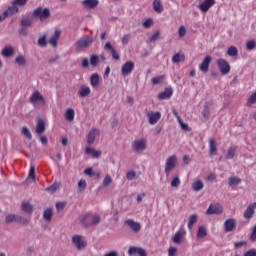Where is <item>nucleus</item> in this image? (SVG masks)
<instances>
[{"label": "nucleus", "mask_w": 256, "mask_h": 256, "mask_svg": "<svg viewBox=\"0 0 256 256\" xmlns=\"http://www.w3.org/2000/svg\"><path fill=\"white\" fill-rule=\"evenodd\" d=\"M82 227H93L101 223V216L98 214H85L80 217Z\"/></svg>", "instance_id": "nucleus-1"}, {"label": "nucleus", "mask_w": 256, "mask_h": 256, "mask_svg": "<svg viewBox=\"0 0 256 256\" xmlns=\"http://www.w3.org/2000/svg\"><path fill=\"white\" fill-rule=\"evenodd\" d=\"M72 243L78 251H83L87 247V241L82 235L76 234L72 237Z\"/></svg>", "instance_id": "nucleus-2"}, {"label": "nucleus", "mask_w": 256, "mask_h": 256, "mask_svg": "<svg viewBox=\"0 0 256 256\" xmlns=\"http://www.w3.org/2000/svg\"><path fill=\"white\" fill-rule=\"evenodd\" d=\"M33 17H39L41 21H45V19H49L51 17V11L49 8L38 7L33 11Z\"/></svg>", "instance_id": "nucleus-3"}, {"label": "nucleus", "mask_w": 256, "mask_h": 256, "mask_svg": "<svg viewBox=\"0 0 256 256\" xmlns=\"http://www.w3.org/2000/svg\"><path fill=\"white\" fill-rule=\"evenodd\" d=\"M91 45H93V37L89 35H84L76 42L78 49H87V47H91Z\"/></svg>", "instance_id": "nucleus-4"}, {"label": "nucleus", "mask_w": 256, "mask_h": 256, "mask_svg": "<svg viewBox=\"0 0 256 256\" xmlns=\"http://www.w3.org/2000/svg\"><path fill=\"white\" fill-rule=\"evenodd\" d=\"M175 167H177V156L172 155L167 158L166 164H165L164 171H165V174L167 175V177H169V175L171 174L173 169H175Z\"/></svg>", "instance_id": "nucleus-5"}, {"label": "nucleus", "mask_w": 256, "mask_h": 256, "mask_svg": "<svg viewBox=\"0 0 256 256\" xmlns=\"http://www.w3.org/2000/svg\"><path fill=\"white\" fill-rule=\"evenodd\" d=\"M132 148L134 149V151H136V153H143V151L147 149V139L141 138V139L135 140L132 143Z\"/></svg>", "instance_id": "nucleus-6"}, {"label": "nucleus", "mask_w": 256, "mask_h": 256, "mask_svg": "<svg viewBox=\"0 0 256 256\" xmlns=\"http://www.w3.org/2000/svg\"><path fill=\"white\" fill-rule=\"evenodd\" d=\"M223 213V206L220 204H210L206 210V215H221Z\"/></svg>", "instance_id": "nucleus-7"}, {"label": "nucleus", "mask_w": 256, "mask_h": 256, "mask_svg": "<svg viewBox=\"0 0 256 256\" xmlns=\"http://www.w3.org/2000/svg\"><path fill=\"white\" fill-rule=\"evenodd\" d=\"M133 69H135V63H133V61H127L122 66L121 75L123 77H127V75H131V73H133Z\"/></svg>", "instance_id": "nucleus-8"}, {"label": "nucleus", "mask_w": 256, "mask_h": 256, "mask_svg": "<svg viewBox=\"0 0 256 256\" xmlns=\"http://www.w3.org/2000/svg\"><path fill=\"white\" fill-rule=\"evenodd\" d=\"M218 67L222 75H227L231 71V66L225 59H218Z\"/></svg>", "instance_id": "nucleus-9"}, {"label": "nucleus", "mask_w": 256, "mask_h": 256, "mask_svg": "<svg viewBox=\"0 0 256 256\" xmlns=\"http://www.w3.org/2000/svg\"><path fill=\"white\" fill-rule=\"evenodd\" d=\"M104 49L105 51H110L114 61H119V59H121V55H119V52H117V49L113 47L111 42H106V44L104 45Z\"/></svg>", "instance_id": "nucleus-10"}, {"label": "nucleus", "mask_w": 256, "mask_h": 256, "mask_svg": "<svg viewBox=\"0 0 256 256\" xmlns=\"http://www.w3.org/2000/svg\"><path fill=\"white\" fill-rule=\"evenodd\" d=\"M99 134H100V131L98 128H92L87 135L88 145H93V143H95V139L99 137Z\"/></svg>", "instance_id": "nucleus-11"}, {"label": "nucleus", "mask_w": 256, "mask_h": 256, "mask_svg": "<svg viewBox=\"0 0 256 256\" xmlns=\"http://www.w3.org/2000/svg\"><path fill=\"white\" fill-rule=\"evenodd\" d=\"M211 61H213V58L209 55L204 58L202 63L199 65V69L202 71V73L209 72V65H211Z\"/></svg>", "instance_id": "nucleus-12"}, {"label": "nucleus", "mask_w": 256, "mask_h": 256, "mask_svg": "<svg viewBox=\"0 0 256 256\" xmlns=\"http://www.w3.org/2000/svg\"><path fill=\"white\" fill-rule=\"evenodd\" d=\"M214 4L215 0H204L200 5H198V9H200L202 13H207Z\"/></svg>", "instance_id": "nucleus-13"}, {"label": "nucleus", "mask_w": 256, "mask_h": 256, "mask_svg": "<svg viewBox=\"0 0 256 256\" xmlns=\"http://www.w3.org/2000/svg\"><path fill=\"white\" fill-rule=\"evenodd\" d=\"M125 225L130 227L131 230L134 231V233H139L141 231V224L139 222H135L133 219L125 220Z\"/></svg>", "instance_id": "nucleus-14"}, {"label": "nucleus", "mask_w": 256, "mask_h": 256, "mask_svg": "<svg viewBox=\"0 0 256 256\" xmlns=\"http://www.w3.org/2000/svg\"><path fill=\"white\" fill-rule=\"evenodd\" d=\"M173 97V88L172 87H167L165 90L161 93L158 94V99L160 101H163L165 99H171Z\"/></svg>", "instance_id": "nucleus-15"}, {"label": "nucleus", "mask_w": 256, "mask_h": 256, "mask_svg": "<svg viewBox=\"0 0 256 256\" xmlns=\"http://www.w3.org/2000/svg\"><path fill=\"white\" fill-rule=\"evenodd\" d=\"M82 5L84 9H97L99 7V0H83Z\"/></svg>", "instance_id": "nucleus-16"}, {"label": "nucleus", "mask_w": 256, "mask_h": 256, "mask_svg": "<svg viewBox=\"0 0 256 256\" xmlns=\"http://www.w3.org/2000/svg\"><path fill=\"white\" fill-rule=\"evenodd\" d=\"M147 117L150 125H157V122L161 119V112L148 113Z\"/></svg>", "instance_id": "nucleus-17"}, {"label": "nucleus", "mask_w": 256, "mask_h": 256, "mask_svg": "<svg viewBox=\"0 0 256 256\" xmlns=\"http://www.w3.org/2000/svg\"><path fill=\"white\" fill-rule=\"evenodd\" d=\"M1 55L2 57L9 59V57H13V55H15V48H13V46H6L1 51Z\"/></svg>", "instance_id": "nucleus-18"}, {"label": "nucleus", "mask_w": 256, "mask_h": 256, "mask_svg": "<svg viewBox=\"0 0 256 256\" xmlns=\"http://www.w3.org/2000/svg\"><path fill=\"white\" fill-rule=\"evenodd\" d=\"M255 207L256 203H252L247 207L246 211L244 212L245 219H251L253 215H255Z\"/></svg>", "instance_id": "nucleus-19"}, {"label": "nucleus", "mask_w": 256, "mask_h": 256, "mask_svg": "<svg viewBox=\"0 0 256 256\" xmlns=\"http://www.w3.org/2000/svg\"><path fill=\"white\" fill-rule=\"evenodd\" d=\"M233 229H235V219L230 218V219L226 220L224 223V231L226 233H231V231H233Z\"/></svg>", "instance_id": "nucleus-20"}, {"label": "nucleus", "mask_w": 256, "mask_h": 256, "mask_svg": "<svg viewBox=\"0 0 256 256\" xmlns=\"http://www.w3.org/2000/svg\"><path fill=\"white\" fill-rule=\"evenodd\" d=\"M30 101L32 103H37L38 101L40 103H45V98H43V95H41V92L40 91H35L31 97H30Z\"/></svg>", "instance_id": "nucleus-21"}, {"label": "nucleus", "mask_w": 256, "mask_h": 256, "mask_svg": "<svg viewBox=\"0 0 256 256\" xmlns=\"http://www.w3.org/2000/svg\"><path fill=\"white\" fill-rule=\"evenodd\" d=\"M185 230H179L175 233L172 241L173 243H175L176 245H179L180 243H182L183 241V237H185Z\"/></svg>", "instance_id": "nucleus-22"}, {"label": "nucleus", "mask_w": 256, "mask_h": 256, "mask_svg": "<svg viewBox=\"0 0 256 256\" xmlns=\"http://www.w3.org/2000/svg\"><path fill=\"white\" fill-rule=\"evenodd\" d=\"M78 95L82 98L89 97V95H91V88L85 85L80 86Z\"/></svg>", "instance_id": "nucleus-23"}, {"label": "nucleus", "mask_w": 256, "mask_h": 256, "mask_svg": "<svg viewBox=\"0 0 256 256\" xmlns=\"http://www.w3.org/2000/svg\"><path fill=\"white\" fill-rule=\"evenodd\" d=\"M59 37H61V30H55L54 35L49 39V43L52 45V47H57V43H59Z\"/></svg>", "instance_id": "nucleus-24"}, {"label": "nucleus", "mask_w": 256, "mask_h": 256, "mask_svg": "<svg viewBox=\"0 0 256 256\" xmlns=\"http://www.w3.org/2000/svg\"><path fill=\"white\" fill-rule=\"evenodd\" d=\"M45 121H43L42 119H39L36 125V133L38 135H43V133H45Z\"/></svg>", "instance_id": "nucleus-25"}, {"label": "nucleus", "mask_w": 256, "mask_h": 256, "mask_svg": "<svg viewBox=\"0 0 256 256\" xmlns=\"http://www.w3.org/2000/svg\"><path fill=\"white\" fill-rule=\"evenodd\" d=\"M217 153V141L215 138L209 140V155H215Z\"/></svg>", "instance_id": "nucleus-26"}, {"label": "nucleus", "mask_w": 256, "mask_h": 256, "mask_svg": "<svg viewBox=\"0 0 256 256\" xmlns=\"http://www.w3.org/2000/svg\"><path fill=\"white\" fill-rule=\"evenodd\" d=\"M153 9L156 13H163V3L161 0L153 1Z\"/></svg>", "instance_id": "nucleus-27"}, {"label": "nucleus", "mask_w": 256, "mask_h": 256, "mask_svg": "<svg viewBox=\"0 0 256 256\" xmlns=\"http://www.w3.org/2000/svg\"><path fill=\"white\" fill-rule=\"evenodd\" d=\"M228 185L234 187L235 185H241V178L237 176H232L228 179Z\"/></svg>", "instance_id": "nucleus-28"}, {"label": "nucleus", "mask_w": 256, "mask_h": 256, "mask_svg": "<svg viewBox=\"0 0 256 256\" xmlns=\"http://www.w3.org/2000/svg\"><path fill=\"white\" fill-rule=\"evenodd\" d=\"M99 74L98 73H94L91 75L90 77V84L93 86V87H99Z\"/></svg>", "instance_id": "nucleus-29"}, {"label": "nucleus", "mask_w": 256, "mask_h": 256, "mask_svg": "<svg viewBox=\"0 0 256 256\" xmlns=\"http://www.w3.org/2000/svg\"><path fill=\"white\" fill-rule=\"evenodd\" d=\"M43 219H45V221H51V219H53V208H47L44 210Z\"/></svg>", "instance_id": "nucleus-30"}, {"label": "nucleus", "mask_w": 256, "mask_h": 256, "mask_svg": "<svg viewBox=\"0 0 256 256\" xmlns=\"http://www.w3.org/2000/svg\"><path fill=\"white\" fill-rule=\"evenodd\" d=\"M235 153H237V146H231L227 150L226 159H233L235 157Z\"/></svg>", "instance_id": "nucleus-31"}, {"label": "nucleus", "mask_w": 256, "mask_h": 256, "mask_svg": "<svg viewBox=\"0 0 256 256\" xmlns=\"http://www.w3.org/2000/svg\"><path fill=\"white\" fill-rule=\"evenodd\" d=\"M197 219H199V216H197V214H192L189 217L188 220V229H193V225H195V223H197Z\"/></svg>", "instance_id": "nucleus-32"}, {"label": "nucleus", "mask_w": 256, "mask_h": 256, "mask_svg": "<svg viewBox=\"0 0 256 256\" xmlns=\"http://www.w3.org/2000/svg\"><path fill=\"white\" fill-rule=\"evenodd\" d=\"M65 119H67L68 121H74L75 119V110L69 108L66 110L65 112Z\"/></svg>", "instance_id": "nucleus-33"}, {"label": "nucleus", "mask_w": 256, "mask_h": 256, "mask_svg": "<svg viewBox=\"0 0 256 256\" xmlns=\"http://www.w3.org/2000/svg\"><path fill=\"white\" fill-rule=\"evenodd\" d=\"M21 207L24 213H33V205H31V203L23 202Z\"/></svg>", "instance_id": "nucleus-34"}, {"label": "nucleus", "mask_w": 256, "mask_h": 256, "mask_svg": "<svg viewBox=\"0 0 256 256\" xmlns=\"http://www.w3.org/2000/svg\"><path fill=\"white\" fill-rule=\"evenodd\" d=\"M227 55L229 57H237L239 55V50H237V47L231 46L227 50Z\"/></svg>", "instance_id": "nucleus-35"}, {"label": "nucleus", "mask_w": 256, "mask_h": 256, "mask_svg": "<svg viewBox=\"0 0 256 256\" xmlns=\"http://www.w3.org/2000/svg\"><path fill=\"white\" fill-rule=\"evenodd\" d=\"M204 237H207V229H205V227H203V226H200L198 228L197 238L203 239Z\"/></svg>", "instance_id": "nucleus-36"}, {"label": "nucleus", "mask_w": 256, "mask_h": 256, "mask_svg": "<svg viewBox=\"0 0 256 256\" xmlns=\"http://www.w3.org/2000/svg\"><path fill=\"white\" fill-rule=\"evenodd\" d=\"M203 187H204V184H203V181H201V180L195 181L192 184L193 191H201V189H203Z\"/></svg>", "instance_id": "nucleus-37"}, {"label": "nucleus", "mask_w": 256, "mask_h": 256, "mask_svg": "<svg viewBox=\"0 0 256 256\" xmlns=\"http://www.w3.org/2000/svg\"><path fill=\"white\" fill-rule=\"evenodd\" d=\"M20 24L22 27L27 29V28L31 27V25H33V21L30 18H23L20 21Z\"/></svg>", "instance_id": "nucleus-38"}, {"label": "nucleus", "mask_w": 256, "mask_h": 256, "mask_svg": "<svg viewBox=\"0 0 256 256\" xmlns=\"http://www.w3.org/2000/svg\"><path fill=\"white\" fill-rule=\"evenodd\" d=\"M22 135H24L26 139H29V141L33 139V135L31 134V131H29V128H27V126L22 127Z\"/></svg>", "instance_id": "nucleus-39"}, {"label": "nucleus", "mask_w": 256, "mask_h": 256, "mask_svg": "<svg viewBox=\"0 0 256 256\" xmlns=\"http://www.w3.org/2000/svg\"><path fill=\"white\" fill-rule=\"evenodd\" d=\"M15 62L20 67H24V65L27 64V60H25V56H23V55H19L18 57H16Z\"/></svg>", "instance_id": "nucleus-40"}, {"label": "nucleus", "mask_w": 256, "mask_h": 256, "mask_svg": "<svg viewBox=\"0 0 256 256\" xmlns=\"http://www.w3.org/2000/svg\"><path fill=\"white\" fill-rule=\"evenodd\" d=\"M181 61H185V55L177 53L172 57V63H181Z\"/></svg>", "instance_id": "nucleus-41"}, {"label": "nucleus", "mask_w": 256, "mask_h": 256, "mask_svg": "<svg viewBox=\"0 0 256 256\" xmlns=\"http://www.w3.org/2000/svg\"><path fill=\"white\" fill-rule=\"evenodd\" d=\"M139 251H141V247L131 246L128 249V255H130V256H132V255H139Z\"/></svg>", "instance_id": "nucleus-42"}, {"label": "nucleus", "mask_w": 256, "mask_h": 256, "mask_svg": "<svg viewBox=\"0 0 256 256\" xmlns=\"http://www.w3.org/2000/svg\"><path fill=\"white\" fill-rule=\"evenodd\" d=\"M90 64L92 67H97V65H99V56L97 54L90 57Z\"/></svg>", "instance_id": "nucleus-43"}, {"label": "nucleus", "mask_w": 256, "mask_h": 256, "mask_svg": "<svg viewBox=\"0 0 256 256\" xmlns=\"http://www.w3.org/2000/svg\"><path fill=\"white\" fill-rule=\"evenodd\" d=\"M85 189H87V181L81 179L78 182V190L80 193H83V191H85Z\"/></svg>", "instance_id": "nucleus-44"}, {"label": "nucleus", "mask_w": 256, "mask_h": 256, "mask_svg": "<svg viewBox=\"0 0 256 256\" xmlns=\"http://www.w3.org/2000/svg\"><path fill=\"white\" fill-rule=\"evenodd\" d=\"M57 189H59V183L56 182L53 183L50 187H47L45 191H47L48 193H55Z\"/></svg>", "instance_id": "nucleus-45"}, {"label": "nucleus", "mask_w": 256, "mask_h": 256, "mask_svg": "<svg viewBox=\"0 0 256 256\" xmlns=\"http://www.w3.org/2000/svg\"><path fill=\"white\" fill-rule=\"evenodd\" d=\"M126 179L128 180V181H134V179H137V172H135V171H129V172H127V174H126Z\"/></svg>", "instance_id": "nucleus-46"}, {"label": "nucleus", "mask_w": 256, "mask_h": 256, "mask_svg": "<svg viewBox=\"0 0 256 256\" xmlns=\"http://www.w3.org/2000/svg\"><path fill=\"white\" fill-rule=\"evenodd\" d=\"M163 79H165V75H160V76L154 77V78H152V84L159 85V83L163 82Z\"/></svg>", "instance_id": "nucleus-47"}, {"label": "nucleus", "mask_w": 256, "mask_h": 256, "mask_svg": "<svg viewBox=\"0 0 256 256\" xmlns=\"http://www.w3.org/2000/svg\"><path fill=\"white\" fill-rule=\"evenodd\" d=\"M10 15H15V13H19V7L16 6L15 2L12 3V6L8 8Z\"/></svg>", "instance_id": "nucleus-48"}, {"label": "nucleus", "mask_w": 256, "mask_h": 256, "mask_svg": "<svg viewBox=\"0 0 256 256\" xmlns=\"http://www.w3.org/2000/svg\"><path fill=\"white\" fill-rule=\"evenodd\" d=\"M38 45H39V47H47V36L46 35H44L38 39Z\"/></svg>", "instance_id": "nucleus-49"}, {"label": "nucleus", "mask_w": 256, "mask_h": 256, "mask_svg": "<svg viewBox=\"0 0 256 256\" xmlns=\"http://www.w3.org/2000/svg\"><path fill=\"white\" fill-rule=\"evenodd\" d=\"M256 44H255V40H249L246 42V49L248 51H253V49L255 48Z\"/></svg>", "instance_id": "nucleus-50"}, {"label": "nucleus", "mask_w": 256, "mask_h": 256, "mask_svg": "<svg viewBox=\"0 0 256 256\" xmlns=\"http://www.w3.org/2000/svg\"><path fill=\"white\" fill-rule=\"evenodd\" d=\"M181 185V179H179V176H176L171 181V187H179Z\"/></svg>", "instance_id": "nucleus-51"}, {"label": "nucleus", "mask_w": 256, "mask_h": 256, "mask_svg": "<svg viewBox=\"0 0 256 256\" xmlns=\"http://www.w3.org/2000/svg\"><path fill=\"white\" fill-rule=\"evenodd\" d=\"M160 35H161V32L159 30L156 31L155 33H153L149 39L150 43H155V41H157V39H159Z\"/></svg>", "instance_id": "nucleus-52"}, {"label": "nucleus", "mask_w": 256, "mask_h": 256, "mask_svg": "<svg viewBox=\"0 0 256 256\" xmlns=\"http://www.w3.org/2000/svg\"><path fill=\"white\" fill-rule=\"evenodd\" d=\"M178 35L179 37L183 38L185 37V35H187V29L185 28V26H180L178 29Z\"/></svg>", "instance_id": "nucleus-53"}, {"label": "nucleus", "mask_w": 256, "mask_h": 256, "mask_svg": "<svg viewBox=\"0 0 256 256\" xmlns=\"http://www.w3.org/2000/svg\"><path fill=\"white\" fill-rule=\"evenodd\" d=\"M178 123L181 126V129L183 131H191V129L189 128V125L187 123H184L183 119L178 120Z\"/></svg>", "instance_id": "nucleus-54"}, {"label": "nucleus", "mask_w": 256, "mask_h": 256, "mask_svg": "<svg viewBox=\"0 0 256 256\" xmlns=\"http://www.w3.org/2000/svg\"><path fill=\"white\" fill-rule=\"evenodd\" d=\"M110 183H113V178L111 176L107 175L103 180V186L108 187Z\"/></svg>", "instance_id": "nucleus-55"}, {"label": "nucleus", "mask_w": 256, "mask_h": 256, "mask_svg": "<svg viewBox=\"0 0 256 256\" xmlns=\"http://www.w3.org/2000/svg\"><path fill=\"white\" fill-rule=\"evenodd\" d=\"M202 115L205 119H209L211 115V111L209 110V107L205 106L202 112Z\"/></svg>", "instance_id": "nucleus-56"}, {"label": "nucleus", "mask_w": 256, "mask_h": 256, "mask_svg": "<svg viewBox=\"0 0 256 256\" xmlns=\"http://www.w3.org/2000/svg\"><path fill=\"white\" fill-rule=\"evenodd\" d=\"M142 25L145 29H149V27H151V25H153V19H151V18L146 19Z\"/></svg>", "instance_id": "nucleus-57"}, {"label": "nucleus", "mask_w": 256, "mask_h": 256, "mask_svg": "<svg viewBox=\"0 0 256 256\" xmlns=\"http://www.w3.org/2000/svg\"><path fill=\"white\" fill-rule=\"evenodd\" d=\"M28 179L35 180V166H33V165L30 167Z\"/></svg>", "instance_id": "nucleus-58"}, {"label": "nucleus", "mask_w": 256, "mask_h": 256, "mask_svg": "<svg viewBox=\"0 0 256 256\" xmlns=\"http://www.w3.org/2000/svg\"><path fill=\"white\" fill-rule=\"evenodd\" d=\"M247 103L248 105H253L256 103V92L250 96Z\"/></svg>", "instance_id": "nucleus-59"}, {"label": "nucleus", "mask_w": 256, "mask_h": 256, "mask_svg": "<svg viewBox=\"0 0 256 256\" xmlns=\"http://www.w3.org/2000/svg\"><path fill=\"white\" fill-rule=\"evenodd\" d=\"M17 222L21 223V225H29V220H27L26 218H23L21 216L17 218Z\"/></svg>", "instance_id": "nucleus-60"}, {"label": "nucleus", "mask_w": 256, "mask_h": 256, "mask_svg": "<svg viewBox=\"0 0 256 256\" xmlns=\"http://www.w3.org/2000/svg\"><path fill=\"white\" fill-rule=\"evenodd\" d=\"M13 221H15V214H8L6 216V223H13Z\"/></svg>", "instance_id": "nucleus-61"}, {"label": "nucleus", "mask_w": 256, "mask_h": 256, "mask_svg": "<svg viewBox=\"0 0 256 256\" xmlns=\"http://www.w3.org/2000/svg\"><path fill=\"white\" fill-rule=\"evenodd\" d=\"M175 253H177V248L175 247H170L168 249V256H175Z\"/></svg>", "instance_id": "nucleus-62"}, {"label": "nucleus", "mask_w": 256, "mask_h": 256, "mask_svg": "<svg viewBox=\"0 0 256 256\" xmlns=\"http://www.w3.org/2000/svg\"><path fill=\"white\" fill-rule=\"evenodd\" d=\"M250 239H251V241H256V224H255V226L253 227V230H252V234H251Z\"/></svg>", "instance_id": "nucleus-63"}, {"label": "nucleus", "mask_w": 256, "mask_h": 256, "mask_svg": "<svg viewBox=\"0 0 256 256\" xmlns=\"http://www.w3.org/2000/svg\"><path fill=\"white\" fill-rule=\"evenodd\" d=\"M244 256H256V251L255 250H250L247 251Z\"/></svg>", "instance_id": "nucleus-64"}]
</instances>
